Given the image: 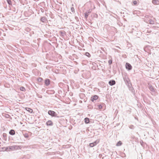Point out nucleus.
<instances>
[{
    "instance_id": "35",
    "label": "nucleus",
    "mask_w": 159,
    "mask_h": 159,
    "mask_svg": "<svg viewBox=\"0 0 159 159\" xmlns=\"http://www.w3.org/2000/svg\"><path fill=\"white\" fill-rule=\"evenodd\" d=\"M101 49H102V50L103 51H104V50L103 48H102Z\"/></svg>"
},
{
    "instance_id": "29",
    "label": "nucleus",
    "mask_w": 159,
    "mask_h": 159,
    "mask_svg": "<svg viewBox=\"0 0 159 159\" xmlns=\"http://www.w3.org/2000/svg\"><path fill=\"white\" fill-rule=\"evenodd\" d=\"M112 63V61L111 60H110L108 61V63L109 65L111 64Z\"/></svg>"
},
{
    "instance_id": "26",
    "label": "nucleus",
    "mask_w": 159,
    "mask_h": 159,
    "mask_svg": "<svg viewBox=\"0 0 159 159\" xmlns=\"http://www.w3.org/2000/svg\"><path fill=\"white\" fill-rule=\"evenodd\" d=\"M71 11L72 12H75V9L73 7H71Z\"/></svg>"
},
{
    "instance_id": "30",
    "label": "nucleus",
    "mask_w": 159,
    "mask_h": 159,
    "mask_svg": "<svg viewBox=\"0 0 159 159\" xmlns=\"http://www.w3.org/2000/svg\"><path fill=\"white\" fill-rule=\"evenodd\" d=\"M91 100L92 102H94V101L95 100L92 97L91 98Z\"/></svg>"
},
{
    "instance_id": "32",
    "label": "nucleus",
    "mask_w": 159,
    "mask_h": 159,
    "mask_svg": "<svg viewBox=\"0 0 159 159\" xmlns=\"http://www.w3.org/2000/svg\"><path fill=\"white\" fill-rule=\"evenodd\" d=\"M24 137H25V138H28L29 136H28V134H27L25 135H24Z\"/></svg>"
},
{
    "instance_id": "5",
    "label": "nucleus",
    "mask_w": 159,
    "mask_h": 159,
    "mask_svg": "<svg viewBox=\"0 0 159 159\" xmlns=\"http://www.w3.org/2000/svg\"><path fill=\"white\" fill-rule=\"evenodd\" d=\"M50 80L48 79H46L45 80V84L46 86H48L50 84Z\"/></svg>"
},
{
    "instance_id": "1",
    "label": "nucleus",
    "mask_w": 159,
    "mask_h": 159,
    "mask_svg": "<svg viewBox=\"0 0 159 159\" xmlns=\"http://www.w3.org/2000/svg\"><path fill=\"white\" fill-rule=\"evenodd\" d=\"M124 81L127 86L129 90L133 94L135 93V90L132 87V84L130 82V79L127 77H125L124 78Z\"/></svg>"
},
{
    "instance_id": "28",
    "label": "nucleus",
    "mask_w": 159,
    "mask_h": 159,
    "mask_svg": "<svg viewBox=\"0 0 159 159\" xmlns=\"http://www.w3.org/2000/svg\"><path fill=\"white\" fill-rule=\"evenodd\" d=\"M102 106L101 105H98V108L99 109H101L102 108Z\"/></svg>"
},
{
    "instance_id": "8",
    "label": "nucleus",
    "mask_w": 159,
    "mask_h": 159,
    "mask_svg": "<svg viewBox=\"0 0 159 159\" xmlns=\"http://www.w3.org/2000/svg\"><path fill=\"white\" fill-rule=\"evenodd\" d=\"M9 134H10L11 135H14L15 134V132L14 130L13 129H11L9 131Z\"/></svg>"
},
{
    "instance_id": "13",
    "label": "nucleus",
    "mask_w": 159,
    "mask_h": 159,
    "mask_svg": "<svg viewBox=\"0 0 159 159\" xmlns=\"http://www.w3.org/2000/svg\"><path fill=\"white\" fill-rule=\"evenodd\" d=\"M95 100L97 99L98 98V96L97 95H95L92 96Z\"/></svg>"
},
{
    "instance_id": "18",
    "label": "nucleus",
    "mask_w": 159,
    "mask_h": 159,
    "mask_svg": "<svg viewBox=\"0 0 159 159\" xmlns=\"http://www.w3.org/2000/svg\"><path fill=\"white\" fill-rule=\"evenodd\" d=\"M7 3L9 5H11V0H7Z\"/></svg>"
},
{
    "instance_id": "27",
    "label": "nucleus",
    "mask_w": 159,
    "mask_h": 159,
    "mask_svg": "<svg viewBox=\"0 0 159 159\" xmlns=\"http://www.w3.org/2000/svg\"><path fill=\"white\" fill-rule=\"evenodd\" d=\"M98 142H97V141H95L93 143V144H94V146H95L97 145V144L98 143Z\"/></svg>"
},
{
    "instance_id": "23",
    "label": "nucleus",
    "mask_w": 159,
    "mask_h": 159,
    "mask_svg": "<svg viewBox=\"0 0 159 159\" xmlns=\"http://www.w3.org/2000/svg\"><path fill=\"white\" fill-rule=\"evenodd\" d=\"M85 55L88 57H89L90 56V54L88 52H86Z\"/></svg>"
},
{
    "instance_id": "14",
    "label": "nucleus",
    "mask_w": 159,
    "mask_h": 159,
    "mask_svg": "<svg viewBox=\"0 0 159 159\" xmlns=\"http://www.w3.org/2000/svg\"><path fill=\"white\" fill-rule=\"evenodd\" d=\"M26 108V110L30 113H32L33 111V110L31 108Z\"/></svg>"
},
{
    "instance_id": "7",
    "label": "nucleus",
    "mask_w": 159,
    "mask_h": 159,
    "mask_svg": "<svg viewBox=\"0 0 159 159\" xmlns=\"http://www.w3.org/2000/svg\"><path fill=\"white\" fill-rule=\"evenodd\" d=\"M46 125L48 126H52L53 124L52 121L51 120H49L46 122Z\"/></svg>"
},
{
    "instance_id": "16",
    "label": "nucleus",
    "mask_w": 159,
    "mask_h": 159,
    "mask_svg": "<svg viewBox=\"0 0 159 159\" xmlns=\"http://www.w3.org/2000/svg\"><path fill=\"white\" fill-rule=\"evenodd\" d=\"M158 2V1L157 0H153L152 2L154 4H157V3Z\"/></svg>"
},
{
    "instance_id": "24",
    "label": "nucleus",
    "mask_w": 159,
    "mask_h": 159,
    "mask_svg": "<svg viewBox=\"0 0 159 159\" xmlns=\"http://www.w3.org/2000/svg\"><path fill=\"white\" fill-rule=\"evenodd\" d=\"M89 146L91 147H94V144L93 143H91L89 144Z\"/></svg>"
},
{
    "instance_id": "33",
    "label": "nucleus",
    "mask_w": 159,
    "mask_h": 159,
    "mask_svg": "<svg viewBox=\"0 0 159 159\" xmlns=\"http://www.w3.org/2000/svg\"><path fill=\"white\" fill-rule=\"evenodd\" d=\"M86 12L87 13V14H89V13L91 12V11H90V10H89V11H87Z\"/></svg>"
},
{
    "instance_id": "9",
    "label": "nucleus",
    "mask_w": 159,
    "mask_h": 159,
    "mask_svg": "<svg viewBox=\"0 0 159 159\" xmlns=\"http://www.w3.org/2000/svg\"><path fill=\"white\" fill-rule=\"evenodd\" d=\"M46 20L47 19L45 16L42 17L40 19V21L43 23H45Z\"/></svg>"
},
{
    "instance_id": "25",
    "label": "nucleus",
    "mask_w": 159,
    "mask_h": 159,
    "mask_svg": "<svg viewBox=\"0 0 159 159\" xmlns=\"http://www.w3.org/2000/svg\"><path fill=\"white\" fill-rule=\"evenodd\" d=\"M133 4L134 5H136L137 4V1H133Z\"/></svg>"
},
{
    "instance_id": "31",
    "label": "nucleus",
    "mask_w": 159,
    "mask_h": 159,
    "mask_svg": "<svg viewBox=\"0 0 159 159\" xmlns=\"http://www.w3.org/2000/svg\"><path fill=\"white\" fill-rule=\"evenodd\" d=\"M41 11L42 12H43L44 11V8H41L40 9Z\"/></svg>"
},
{
    "instance_id": "22",
    "label": "nucleus",
    "mask_w": 159,
    "mask_h": 159,
    "mask_svg": "<svg viewBox=\"0 0 159 159\" xmlns=\"http://www.w3.org/2000/svg\"><path fill=\"white\" fill-rule=\"evenodd\" d=\"M84 15H85V18L86 19H87L88 18V16L89 15V14H87V13H86V12L84 13Z\"/></svg>"
},
{
    "instance_id": "10",
    "label": "nucleus",
    "mask_w": 159,
    "mask_h": 159,
    "mask_svg": "<svg viewBox=\"0 0 159 159\" xmlns=\"http://www.w3.org/2000/svg\"><path fill=\"white\" fill-rule=\"evenodd\" d=\"M149 89L152 92H154V89L153 87L151 85H149Z\"/></svg>"
},
{
    "instance_id": "12",
    "label": "nucleus",
    "mask_w": 159,
    "mask_h": 159,
    "mask_svg": "<svg viewBox=\"0 0 159 159\" xmlns=\"http://www.w3.org/2000/svg\"><path fill=\"white\" fill-rule=\"evenodd\" d=\"M148 21H149V23L151 24H154V21L150 19V20H149Z\"/></svg>"
},
{
    "instance_id": "15",
    "label": "nucleus",
    "mask_w": 159,
    "mask_h": 159,
    "mask_svg": "<svg viewBox=\"0 0 159 159\" xmlns=\"http://www.w3.org/2000/svg\"><path fill=\"white\" fill-rule=\"evenodd\" d=\"M20 90L23 91H25V89L23 87H20Z\"/></svg>"
},
{
    "instance_id": "11",
    "label": "nucleus",
    "mask_w": 159,
    "mask_h": 159,
    "mask_svg": "<svg viewBox=\"0 0 159 159\" xmlns=\"http://www.w3.org/2000/svg\"><path fill=\"white\" fill-rule=\"evenodd\" d=\"M84 121L86 124H88L89 122V119L88 118H86L84 119Z\"/></svg>"
},
{
    "instance_id": "4",
    "label": "nucleus",
    "mask_w": 159,
    "mask_h": 159,
    "mask_svg": "<svg viewBox=\"0 0 159 159\" xmlns=\"http://www.w3.org/2000/svg\"><path fill=\"white\" fill-rule=\"evenodd\" d=\"M125 67L128 70H131L132 69V66L130 64L127 63L125 65Z\"/></svg>"
},
{
    "instance_id": "6",
    "label": "nucleus",
    "mask_w": 159,
    "mask_h": 159,
    "mask_svg": "<svg viewBox=\"0 0 159 159\" xmlns=\"http://www.w3.org/2000/svg\"><path fill=\"white\" fill-rule=\"evenodd\" d=\"M116 84V81L114 80H110L109 82V84L110 85L112 86L114 84Z\"/></svg>"
},
{
    "instance_id": "2",
    "label": "nucleus",
    "mask_w": 159,
    "mask_h": 159,
    "mask_svg": "<svg viewBox=\"0 0 159 159\" xmlns=\"http://www.w3.org/2000/svg\"><path fill=\"white\" fill-rule=\"evenodd\" d=\"M48 113L49 115L52 117H57V113L54 111L49 110L48 112Z\"/></svg>"
},
{
    "instance_id": "21",
    "label": "nucleus",
    "mask_w": 159,
    "mask_h": 159,
    "mask_svg": "<svg viewBox=\"0 0 159 159\" xmlns=\"http://www.w3.org/2000/svg\"><path fill=\"white\" fill-rule=\"evenodd\" d=\"M43 80V79L41 78H39L38 79V80L39 82H41L42 80Z\"/></svg>"
},
{
    "instance_id": "34",
    "label": "nucleus",
    "mask_w": 159,
    "mask_h": 159,
    "mask_svg": "<svg viewBox=\"0 0 159 159\" xmlns=\"http://www.w3.org/2000/svg\"><path fill=\"white\" fill-rule=\"evenodd\" d=\"M3 137L5 138L7 136V135L6 134H3Z\"/></svg>"
},
{
    "instance_id": "19",
    "label": "nucleus",
    "mask_w": 159,
    "mask_h": 159,
    "mask_svg": "<svg viewBox=\"0 0 159 159\" xmlns=\"http://www.w3.org/2000/svg\"><path fill=\"white\" fill-rule=\"evenodd\" d=\"M121 144H122V143L121 142V141H119L116 144V145L118 146H120L121 145Z\"/></svg>"
},
{
    "instance_id": "3",
    "label": "nucleus",
    "mask_w": 159,
    "mask_h": 159,
    "mask_svg": "<svg viewBox=\"0 0 159 159\" xmlns=\"http://www.w3.org/2000/svg\"><path fill=\"white\" fill-rule=\"evenodd\" d=\"M19 148V147L17 145H13L9 147V149L11 150L18 149Z\"/></svg>"
},
{
    "instance_id": "17",
    "label": "nucleus",
    "mask_w": 159,
    "mask_h": 159,
    "mask_svg": "<svg viewBox=\"0 0 159 159\" xmlns=\"http://www.w3.org/2000/svg\"><path fill=\"white\" fill-rule=\"evenodd\" d=\"M129 127L130 129H134L135 128V127L133 125H130L129 126Z\"/></svg>"
},
{
    "instance_id": "20",
    "label": "nucleus",
    "mask_w": 159,
    "mask_h": 159,
    "mask_svg": "<svg viewBox=\"0 0 159 159\" xmlns=\"http://www.w3.org/2000/svg\"><path fill=\"white\" fill-rule=\"evenodd\" d=\"M60 33L61 34H62V35H64L66 34V32L65 31H60Z\"/></svg>"
}]
</instances>
